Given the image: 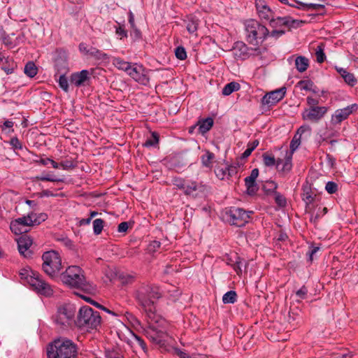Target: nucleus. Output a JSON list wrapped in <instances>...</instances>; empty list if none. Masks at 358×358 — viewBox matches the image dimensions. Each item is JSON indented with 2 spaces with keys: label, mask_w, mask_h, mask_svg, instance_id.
I'll list each match as a JSON object with an SVG mask.
<instances>
[{
  "label": "nucleus",
  "mask_w": 358,
  "mask_h": 358,
  "mask_svg": "<svg viewBox=\"0 0 358 358\" xmlns=\"http://www.w3.org/2000/svg\"><path fill=\"white\" fill-rule=\"evenodd\" d=\"M286 94V87H282L278 90L266 93L262 99L264 105L271 106L282 100Z\"/></svg>",
  "instance_id": "nucleus-14"
},
{
  "label": "nucleus",
  "mask_w": 358,
  "mask_h": 358,
  "mask_svg": "<svg viewBox=\"0 0 358 358\" xmlns=\"http://www.w3.org/2000/svg\"><path fill=\"white\" fill-rule=\"evenodd\" d=\"M75 314V307L71 304H65L58 308L52 318L56 324L63 328L70 325Z\"/></svg>",
  "instance_id": "nucleus-10"
},
{
  "label": "nucleus",
  "mask_w": 358,
  "mask_h": 358,
  "mask_svg": "<svg viewBox=\"0 0 358 358\" xmlns=\"http://www.w3.org/2000/svg\"><path fill=\"white\" fill-rule=\"evenodd\" d=\"M172 182L178 189L182 190L185 196L193 199L207 196L210 189V186L203 182L181 177H174Z\"/></svg>",
  "instance_id": "nucleus-4"
},
{
  "label": "nucleus",
  "mask_w": 358,
  "mask_h": 358,
  "mask_svg": "<svg viewBox=\"0 0 358 358\" xmlns=\"http://www.w3.org/2000/svg\"><path fill=\"white\" fill-rule=\"evenodd\" d=\"M303 200L308 204L311 203L314 201L310 187H304L303 188Z\"/></svg>",
  "instance_id": "nucleus-41"
},
{
  "label": "nucleus",
  "mask_w": 358,
  "mask_h": 358,
  "mask_svg": "<svg viewBox=\"0 0 358 358\" xmlns=\"http://www.w3.org/2000/svg\"><path fill=\"white\" fill-rule=\"evenodd\" d=\"M295 66L299 72H303L308 69L309 61L303 56H298L295 59Z\"/></svg>",
  "instance_id": "nucleus-27"
},
{
  "label": "nucleus",
  "mask_w": 358,
  "mask_h": 358,
  "mask_svg": "<svg viewBox=\"0 0 358 358\" xmlns=\"http://www.w3.org/2000/svg\"><path fill=\"white\" fill-rule=\"evenodd\" d=\"M113 64L116 68L125 71L128 74L133 63L125 62L122 59L117 57L114 59Z\"/></svg>",
  "instance_id": "nucleus-26"
},
{
  "label": "nucleus",
  "mask_w": 358,
  "mask_h": 358,
  "mask_svg": "<svg viewBox=\"0 0 358 358\" xmlns=\"http://www.w3.org/2000/svg\"><path fill=\"white\" fill-rule=\"evenodd\" d=\"M263 162L266 166H276L277 160L272 154L265 152L262 155Z\"/></svg>",
  "instance_id": "nucleus-36"
},
{
  "label": "nucleus",
  "mask_w": 358,
  "mask_h": 358,
  "mask_svg": "<svg viewBox=\"0 0 358 358\" xmlns=\"http://www.w3.org/2000/svg\"><path fill=\"white\" fill-rule=\"evenodd\" d=\"M175 55L180 60H184L187 58L186 50L182 46H178L176 48Z\"/></svg>",
  "instance_id": "nucleus-51"
},
{
  "label": "nucleus",
  "mask_w": 358,
  "mask_h": 358,
  "mask_svg": "<svg viewBox=\"0 0 358 358\" xmlns=\"http://www.w3.org/2000/svg\"><path fill=\"white\" fill-rule=\"evenodd\" d=\"M159 138L157 132H152L151 136L147 138L143 145L146 148L155 147L159 143Z\"/></svg>",
  "instance_id": "nucleus-35"
},
{
  "label": "nucleus",
  "mask_w": 358,
  "mask_h": 358,
  "mask_svg": "<svg viewBox=\"0 0 358 358\" xmlns=\"http://www.w3.org/2000/svg\"><path fill=\"white\" fill-rule=\"evenodd\" d=\"M320 247L312 245L309 248V250L307 252V256L308 257V261L312 262L313 260V256L320 250Z\"/></svg>",
  "instance_id": "nucleus-58"
},
{
  "label": "nucleus",
  "mask_w": 358,
  "mask_h": 358,
  "mask_svg": "<svg viewBox=\"0 0 358 358\" xmlns=\"http://www.w3.org/2000/svg\"><path fill=\"white\" fill-rule=\"evenodd\" d=\"M244 182L246 187V193L249 196H255L259 190V186L256 182V178L249 176L245 178Z\"/></svg>",
  "instance_id": "nucleus-23"
},
{
  "label": "nucleus",
  "mask_w": 358,
  "mask_h": 358,
  "mask_svg": "<svg viewBox=\"0 0 358 358\" xmlns=\"http://www.w3.org/2000/svg\"><path fill=\"white\" fill-rule=\"evenodd\" d=\"M343 78L348 85L352 87L355 86L357 83V80L354 74L350 72H348L347 74H345V76H343Z\"/></svg>",
  "instance_id": "nucleus-49"
},
{
  "label": "nucleus",
  "mask_w": 358,
  "mask_h": 358,
  "mask_svg": "<svg viewBox=\"0 0 358 358\" xmlns=\"http://www.w3.org/2000/svg\"><path fill=\"white\" fill-rule=\"evenodd\" d=\"M9 144L12 146V148L14 150H22L23 148L22 143L16 136L10 138Z\"/></svg>",
  "instance_id": "nucleus-52"
},
{
  "label": "nucleus",
  "mask_w": 358,
  "mask_h": 358,
  "mask_svg": "<svg viewBox=\"0 0 358 358\" xmlns=\"http://www.w3.org/2000/svg\"><path fill=\"white\" fill-rule=\"evenodd\" d=\"M134 276L128 274H122L120 275V279L122 284H130L134 281Z\"/></svg>",
  "instance_id": "nucleus-60"
},
{
  "label": "nucleus",
  "mask_w": 358,
  "mask_h": 358,
  "mask_svg": "<svg viewBox=\"0 0 358 358\" xmlns=\"http://www.w3.org/2000/svg\"><path fill=\"white\" fill-rule=\"evenodd\" d=\"M243 261V259H242L237 255H235V261L232 264V267L238 275L242 273Z\"/></svg>",
  "instance_id": "nucleus-42"
},
{
  "label": "nucleus",
  "mask_w": 358,
  "mask_h": 358,
  "mask_svg": "<svg viewBox=\"0 0 358 358\" xmlns=\"http://www.w3.org/2000/svg\"><path fill=\"white\" fill-rule=\"evenodd\" d=\"M17 67V64L13 60H6V63L1 66V69L7 74H11L13 73L14 69Z\"/></svg>",
  "instance_id": "nucleus-38"
},
{
  "label": "nucleus",
  "mask_w": 358,
  "mask_h": 358,
  "mask_svg": "<svg viewBox=\"0 0 358 358\" xmlns=\"http://www.w3.org/2000/svg\"><path fill=\"white\" fill-rule=\"evenodd\" d=\"M149 70L142 64L133 63L128 75L136 83L147 86L150 83Z\"/></svg>",
  "instance_id": "nucleus-11"
},
{
  "label": "nucleus",
  "mask_w": 358,
  "mask_h": 358,
  "mask_svg": "<svg viewBox=\"0 0 358 358\" xmlns=\"http://www.w3.org/2000/svg\"><path fill=\"white\" fill-rule=\"evenodd\" d=\"M59 85L65 92H69V82L65 74H60L58 80Z\"/></svg>",
  "instance_id": "nucleus-45"
},
{
  "label": "nucleus",
  "mask_w": 358,
  "mask_h": 358,
  "mask_svg": "<svg viewBox=\"0 0 358 358\" xmlns=\"http://www.w3.org/2000/svg\"><path fill=\"white\" fill-rule=\"evenodd\" d=\"M166 336H167V334L166 333L160 331L157 332L155 336L152 337V339L155 343L159 345H164Z\"/></svg>",
  "instance_id": "nucleus-50"
},
{
  "label": "nucleus",
  "mask_w": 358,
  "mask_h": 358,
  "mask_svg": "<svg viewBox=\"0 0 358 358\" xmlns=\"http://www.w3.org/2000/svg\"><path fill=\"white\" fill-rule=\"evenodd\" d=\"M60 167L64 170H69L76 167V164L70 159L63 160L59 163Z\"/></svg>",
  "instance_id": "nucleus-53"
},
{
  "label": "nucleus",
  "mask_w": 358,
  "mask_h": 358,
  "mask_svg": "<svg viewBox=\"0 0 358 358\" xmlns=\"http://www.w3.org/2000/svg\"><path fill=\"white\" fill-rule=\"evenodd\" d=\"M36 178L38 180H41V181H50V182H63L64 181L63 179L52 177L50 174H46V175L42 174L41 176H36Z\"/></svg>",
  "instance_id": "nucleus-48"
},
{
  "label": "nucleus",
  "mask_w": 358,
  "mask_h": 358,
  "mask_svg": "<svg viewBox=\"0 0 358 358\" xmlns=\"http://www.w3.org/2000/svg\"><path fill=\"white\" fill-rule=\"evenodd\" d=\"M132 30L130 32V36L134 41H138L142 38V34L141 31L136 27H131Z\"/></svg>",
  "instance_id": "nucleus-57"
},
{
  "label": "nucleus",
  "mask_w": 358,
  "mask_h": 358,
  "mask_svg": "<svg viewBox=\"0 0 358 358\" xmlns=\"http://www.w3.org/2000/svg\"><path fill=\"white\" fill-rule=\"evenodd\" d=\"M241 85L236 82H231L227 84L222 89V94L224 96H229L234 92L239 90Z\"/></svg>",
  "instance_id": "nucleus-30"
},
{
  "label": "nucleus",
  "mask_w": 358,
  "mask_h": 358,
  "mask_svg": "<svg viewBox=\"0 0 358 358\" xmlns=\"http://www.w3.org/2000/svg\"><path fill=\"white\" fill-rule=\"evenodd\" d=\"M292 168V154L289 155L287 154L284 159H277L276 169L280 173H287L291 171Z\"/></svg>",
  "instance_id": "nucleus-20"
},
{
  "label": "nucleus",
  "mask_w": 358,
  "mask_h": 358,
  "mask_svg": "<svg viewBox=\"0 0 358 358\" xmlns=\"http://www.w3.org/2000/svg\"><path fill=\"white\" fill-rule=\"evenodd\" d=\"M324 50V45L322 43H320L315 49L316 61L320 64L324 62L326 59V55Z\"/></svg>",
  "instance_id": "nucleus-34"
},
{
  "label": "nucleus",
  "mask_w": 358,
  "mask_h": 358,
  "mask_svg": "<svg viewBox=\"0 0 358 358\" xmlns=\"http://www.w3.org/2000/svg\"><path fill=\"white\" fill-rule=\"evenodd\" d=\"M104 226V221L102 219L97 218L93 221V231L95 235L101 233Z\"/></svg>",
  "instance_id": "nucleus-39"
},
{
  "label": "nucleus",
  "mask_w": 358,
  "mask_h": 358,
  "mask_svg": "<svg viewBox=\"0 0 358 358\" xmlns=\"http://www.w3.org/2000/svg\"><path fill=\"white\" fill-rule=\"evenodd\" d=\"M185 22L187 31L190 34H196L200 24V20L194 15H189L187 16Z\"/></svg>",
  "instance_id": "nucleus-22"
},
{
  "label": "nucleus",
  "mask_w": 358,
  "mask_h": 358,
  "mask_svg": "<svg viewBox=\"0 0 358 358\" xmlns=\"http://www.w3.org/2000/svg\"><path fill=\"white\" fill-rule=\"evenodd\" d=\"M227 179H229L237 173V169L234 166H227Z\"/></svg>",
  "instance_id": "nucleus-63"
},
{
  "label": "nucleus",
  "mask_w": 358,
  "mask_h": 358,
  "mask_svg": "<svg viewBox=\"0 0 358 358\" xmlns=\"http://www.w3.org/2000/svg\"><path fill=\"white\" fill-rule=\"evenodd\" d=\"M274 195L275 202L276 203V204L280 208L285 207L287 205L286 198L278 192H275Z\"/></svg>",
  "instance_id": "nucleus-43"
},
{
  "label": "nucleus",
  "mask_w": 358,
  "mask_h": 358,
  "mask_svg": "<svg viewBox=\"0 0 358 358\" xmlns=\"http://www.w3.org/2000/svg\"><path fill=\"white\" fill-rule=\"evenodd\" d=\"M161 247V243L158 241H153L148 246V250L150 253L156 252Z\"/></svg>",
  "instance_id": "nucleus-59"
},
{
  "label": "nucleus",
  "mask_w": 358,
  "mask_h": 358,
  "mask_svg": "<svg viewBox=\"0 0 358 358\" xmlns=\"http://www.w3.org/2000/svg\"><path fill=\"white\" fill-rule=\"evenodd\" d=\"M77 355L76 344L66 338H56L47 346V358H76Z\"/></svg>",
  "instance_id": "nucleus-3"
},
{
  "label": "nucleus",
  "mask_w": 358,
  "mask_h": 358,
  "mask_svg": "<svg viewBox=\"0 0 358 358\" xmlns=\"http://www.w3.org/2000/svg\"><path fill=\"white\" fill-rule=\"evenodd\" d=\"M358 109V105L356 103L348 106L345 108L338 109L331 116V122L333 124H340L346 120L348 116L354 111Z\"/></svg>",
  "instance_id": "nucleus-16"
},
{
  "label": "nucleus",
  "mask_w": 358,
  "mask_h": 358,
  "mask_svg": "<svg viewBox=\"0 0 358 358\" xmlns=\"http://www.w3.org/2000/svg\"><path fill=\"white\" fill-rule=\"evenodd\" d=\"M301 143V136L295 134L290 143V150L294 152L299 146Z\"/></svg>",
  "instance_id": "nucleus-54"
},
{
  "label": "nucleus",
  "mask_w": 358,
  "mask_h": 358,
  "mask_svg": "<svg viewBox=\"0 0 358 358\" xmlns=\"http://www.w3.org/2000/svg\"><path fill=\"white\" fill-rule=\"evenodd\" d=\"M13 125L14 122H13L12 120H7L4 121L3 124L0 125V129L3 132H6L9 134L10 132L14 131V129L13 128Z\"/></svg>",
  "instance_id": "nucleus-44"
},
{
  "label": "nucleus",
  "mask_w": 358,
  "mask_h": 358,
  "mask_svg": "<svg viewBox=\"0 0 358 358\" xmlns=\"http://www.w3.org/2000/svg\"><path fill=\"white\" fill-rule=\"evenodd\" d=\"M297 20H292L291 17H278L277 18L272 17L269 20V24L273 28H277L281 26L292 27L294 24L296 23Z\"/></svg>",
  "instance_id": "nucleus-19"
},
{
  "label": "nucleus",
  "mask_w": 358,
  "mask_h": 358,
  "mask_svg": "<svg viewBox=\"0 0 358 358\" xmlns=\"http://www.w3.org/2000/svg\"><path fill=\"white\" fill-rule=\"evenodd\" d=\"M87 54L94 57L97 59H102L106 57V54L102 52L101 50L96 49V48H91L89 50L87 51Z\"/></svg>",
  "instance_id": "nucleus-46"
},
{
  "label": "nucleus",
  "mask_w": 358,
  "mask_h": 358,
  "mask_svg": "<svg viewBox=\"0 0 358 358\" xmlns=\"http://www.w3.org/2000/svg\"><path fill=\"white\" fill-rule=\"evenodd\" d=\"M32 244V241L27 237L22 236L17 241V248L19 252L26 258L31 257V252L29 250Z\"/></svg>",
  "instance_id": "nucleus-18"
},
{
  "label": "nucleus",
  "mask_w": 358,
  "mask_h": 358,
  "mask_svg": "<svg viewBox=\"0 0 358 358\" xmlns=\"http://www.w3.org/2000/svg\"><path fill=\"white\" fill-rule=\"evenodd\" d=\"M278 188V185L274 181H267L263 186L262 190L265 192L266 195H270L272 194H275L277 192L276 189Z\"/></svg>",
  "instance_id": "nucleus-32"
},
{
  "label": "nucleus",
  "mask_w": 358,
  "mask_h": 358,
  "mask_svg": "<svg viewBox=\"0 0 358 358\" xmlns=\"http://www.w3.org/2000/svg\"><path fill=\"white\" fill-rule=\"evenodd\" d=\"M55 68L59 74H66L68 71V64L65 59L58 58L55 59Z\"/></svg>",
  "instance_id": "nucleus-29"
},
{
  "label": "nucleus",
  "mask_w": 358,
  "mask_h": 358,
  "mask_svg": "<svg viewBox=\"0 0 358 358\" xmlns=\"http://www.w3.org/2000/svg\"><path fill=\"white\" fill-rule=\"evenodd\" d=\"M58 278L69 288L80 289L87 294L96 292V286L87 281L83 270L78 266H69L61 273Z\"/></svg>",
  "instance_id": "nucleus-2"
},
{
  "label": "nucleus",
  "mask_w": 358,
  "mask_h": 358,
  "mask_svg": "<svg viewBox=\"0 0 358 358\" xmlns=\"http://www.w3.org/2000/svg\"><path fill=\"white\" fill-rule=\"evenodd\" d=\"M313 85L314 83L310 80H302L297 83V86H299L301 90L312 91L313 93H316L317 92L313 89Z\"/></svg>",
  "instance_id": "nucleus-37"
},
{
  "label": "nucleus",
  "mask_w": 358,
  "mask_h": 358,
  "mask_svg": "<svg viewBox=\"0 0 358 358\" xmlns=\"http://www.w3.org/2000/svg\"><path fill=\"white\" fill-rule=\"evenodd\" d=\"M256 8L259 14V17L262 20L269 21L272 17H273V13L271 8L266 4H263L261 1L256 3Z\"/></svg>",
  "instance_id": "nucleus-21"
},
{
  "label": "nucleus",
  "mask_w": 358,
  "mask_h": 358,
  "mask_svg": "<svg viewBox=\"0 0 358 358\" xmlns=\"http://www.w3.org/2000/svg\"><path fill=\"white\" fill-rule=\"evenodd\" d=\"M115 34L118 36L120 39H123L128 37L127 31L124 29V25L115 27Z\"/></svg>",
  "instance_id": "nucleus-56"
},
{
  "label": "nucleus",
  "mask_w": 358,
  "mask_h": 358,
  "mask_svg": "<svg viewBox=\"0 0 358 358\" xmlns=\"http://www.w3.org/2000/svg\"><path fill=\"white\" fill-rule=\"evenodd\" d=\"M308 294V289L305 285H303L298 291L296 292V295L300 299H304L306 298Z\"/></svg>",
  "instance_id": "nucleus-61"
},
{
  "label": "nucleus",
  "mask_w": 358,
  "mask_h": 358,
  "mask_svg": "<svg viewBox=\"0 0 358 358\" xmlns=\"http://www.w3.org/2000/svg\"><path fill=\"white\" fill-rule=\"evenodd\" d=\"M32 215H28L13 220L10 224V229L15 234H22L28 231V227L32 226Z\"/></svg>",
  "instance_id": "nucleus-12"
},
{
  "label": "nucleus",
  "mask_w": 358,
  "mask_h": 358,
  "mask_svg": "<svg viewBox=\"0 0 358 358\" xmlns=\"http://www.w3.org/2000/svg\"><path fill=\"white\" fill-rule=\"evenodd\" d=\"M247 41L252 45H258L268 36L269 31L255 20H249L245 24Z\"/></svg>",
  "instance_id": "nucleus-8"
},
{
  "label": "nucleus",
  "mask_w": 358,
  "mask_h": 358,
  "mask_svg": "<svg viewBox=\"0 0 358 358\" xmlns=\"http://www.w3.org/2000/svg\"><path fill=\"white\" fill-rule=\"evenodd\" d=\"M176 352L177 355L180 358H193L192 354V355H189L188 353H187V352H185L184 351H182L180 349H177L176 350Z\"/></svg>",
  "instance_id": "nucleus-64"
},
{
  "label": "nucleus",
  "mask_w": 358,
  "mask_h": 358,
  "mask_svg": "<svg viewBox=\"0 0 358 358\" xmlns=\"http://www.w3.org/2000/svg\"><path fill=\"white\" fill-rule=\"evenodd\" d=\"M215 159V154L208 150H206L204 151V154L201 157V164L204 167L211 169Z\"/></svg>",
  "instance_id": "nucleus-25"
},
{
  "label": "nucleus",
  "mask_w": 358,
  "mask_h": 358,
  "mask_svg": "<svg viewBox=\"0 0 358 358\" xmlns=\"http://www.w3.org/2000/svg\"><path fill=\"white\" fill-rule=\"evenodd\" d=\"M213 119L212 117H207L205 119H201L199 120L196 125H198V131L199 134H204L208 131L210 130L212 127L213 126Z\"/></svg>",
  "instance_id": "nucleus-24"
},
{
  "label": "nucleus",
  "mask_w": 358,
  "mask_h": 358,
  "mask_svg": "<svg viewBox=\"0 0 358 358\" xmlns=\"http://www.w3.org/2000/svg\"><path fill=\"white\" fill-rule=\"evenodd\" d=\"M328 108L326 106H315L309 107L306 109L303 114V119L312 122H317L327 113Z\"/></svg>",
  "instance_id": "nucleus-13"
},
{
  "label": "nucleus",
  "mask_w": 358,
  "mask_h": 358,
  "mask_svg": "<svg viewBox=\"0 0 358 358\" xmlns=\"http://www.w3.org/2000/svg\"><path fill=\"white\" fill-rule=\"evenodd\" d=\"M92 72L93 69H91V71L84 69L79 72L73 73L70 77V82L77 87L85 86L90 82Z\"/></svg>",
  "instance_id": "nucleus-15"
},
{
  "label": "nucleus",
  "mask_w": 358,
  "mask_h": 358,
  "mask_svg": "<svg viewBox=\"0 0 358 358\" xmlns=\"http://www.w3.org/2000/svg\"><path fill=\"white\" fill-rule=\"evenodd\" d=\"M76 324L80 328L87 330L96 329L101 325V317L99 312L88 306H82L78 311Z\"/></svg>",
  "instance_id": "nucleus-6"
},
{
  "label": "nucleus",
  "mask_w": 358,
  "mask_h": 358,
  "mask_svg": "<svg viewBox=\"0 0 358 358\" xmlns=\"http://www.w3.org/2000/svg\"><path fill=\"white\" fill-rule=\"evenodd\" d=\"M325 189L329 194H334L338 190V185L335 182L329 181L325 185Z\"/></svg>",
  "instance_id": "nucleus-55"
},
{
  "label": "nucleus",
  "mask_w": 358,
  "mask_h": 358,
  "mask_svg": "<svg viewBox=\"0 0 358 358\" xmlns=\"http://www.w3.org/2000/svg\"><path fill=\"white\" fill-rule=\"evenodd\" d=\"M134 337L135 340L137 341L139 346L144 351V352H146L147 350H148L147 345H146L145 341L142 339V338H141L140 336H138V335H136L135 334H134Z\"/></svg>",
  "instance_id": "nucleus-62"
},
{
  "label": "nucleus",
  "mask_w": 358,
  "mask_h": 358,
  "mask_svg": "<svg viewBox=\"0 0 358 358\" xmlns=\"http://www.w3.org/2000/svg\"><path fill=\"white\" fill-rule=\"evenodd\" d=\"M29 215H32V226L33 225H38L41 222L45 221L47 219V215L44 213H41L38 216L35 213H30Z\"/></svg>",
  "instance_id": "nucleus-47"
},
{
  "label": "nucleus",
  "mask_w": 358,
  "mask_h": 358,
  "mask_svg": "<svg viewBox=\"0 0 358 358\" xmlns=\"http://www.w3.org/2000/svg\"><path fill=\"white\" fill-rule=\"evenodd\" d=\"M42 269L44 273L52 280L57 279L62 268L59 253L55 250L45 252L42 255Z\"/></svg>",
  "instance_id": "nucleus-7"
},
{
  "label": "nucleus",
  "mask_w": 358,
  "mask_h": 358,
  "mask_svg": "<svg viewBox=\"0 0 358 358\" xmlns=\"http://www.w3.org/2000/svg\"><path fill=\"white\" fill-rule=\"evenodd\" d=\"M226 170L227 166H218L215 169L214 172L218 179L223 180L227 179V171Z\"/></svg>",
  "instance_id": "nucleus-40"
},
{
  "label": "nucleus",
  "mask_w": 358,
  "mask_h": 358,
  "mask_svg": "<svg viewBox=\"0 0 358 358\" xmlns=\"http://www.w3.org/2000/svg\"><path fill=\"white\" fill-rule=\"evenodd\" d=\"M294 1L297 4L300 5V6H296V8L301 9L303 10H309L310 9L317 10L320 8H322V9L324 8V5H323V4L306 3H303L301 1H296V0H294Z\"/></svg>",
  "instance_id": "nucleus-28"
},
{
  "label": "nucleus",
  "mask_w": 358,
  "mask_h": 358,
  "mask_svg": "<svg viewBox=\"0 0 358 358\" xmlns=\"http://www.w3.org/2000/svg\"><path fill=\"white\" fill-rule=\"evenodd\" d=\"M20 275L21 279L25 280L38 294L45 296H50L53 294L50 285L46 282L38 273L23 268L20 271Z\"/></svg>",
  "instance_id": "nucleus-5"
},
{
  "label": "nucleus",
  "mask_w": 358,
  "mask_h": 358,
  "mask_svg": "<svg viewBox=\"0 0 358 358\" xmlns=\"http://www.w3.org/2000/svg\"><path fill=\"white\" fill-rule=\"evenodd\" d=\"M252 213V211H246L243 208L231 207L226 209L222 216L223 220L231 225L242 227L249 222L250 214Z\"/></svg>",
  "instance_id": "nucleus-9"
},
{
  "label": "nucleus",
  "mask_w": 358,
  "mask_h": 358,
  "mask_svg": "<svg viewBox=\"0 0 358 358\" xmlns=\"http://www.w3.org/2000/svg\"><path fill=\"white\" fill-rule=\"evenodd\" d=\"M237 301V294L235 291L230 290L222 296V302L224 304L234 303Z\"/></svg>",
  "instance_id": "nucleus-33"
},
{
  "label": "nucleus",
  "mask_w": 358,
  "mask_h": 358,
  "mask_svg": "<svg viewBox=\"0 0 358 358\" xmlns=\"http://www.w3.org/2000/svg\"><path fill=\"white\" fill-rule=\"evenodd\" d=\"M24 73L29 78H34L38 73V68L34 62H28L24 69Z\"/></svg>",
  "instance_id": "nucleus-31"
},
{
  "label": "nucleus",
  "mask_w": 358,
  "mask_h": 358,
  "mask_svg": "<svg viewBox=\"0 0 358 358\" xmlns=\"http://www.w3.org/2000/svg\"><path fill=\"white\" fill-rule=\"evenodd\" d=\"M162 296L160 287L154 284H142L134 293L137 305L149 317L155 313V304Z\"/></svg>",
  "instance_id": "nucleus-1"
},
{
  "label": "nucleus",
  "mask_w": 358,
  "mask_h": 358,
  "mask_svg": "<svg viewBox=\"0 0 358 358\" xmlns=\"http://www.w3.org/2000/svg\"><path fill=\"white\" fill-rule=\"evenodd\" d=\"M250 48L242 41H236L233 45V55L236 59L245 60L250 56Z\"/></svg>",
  "instance_id": "nucleus-17"
}]
</instances>
